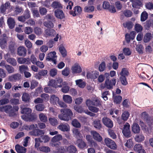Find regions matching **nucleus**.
Wrapping results in <instances>:
<instances>
[{"label":"nucleus","instance_id":"24","mask_svg":"<svg viewBox=\"0 0 153 153\" xmlns=\"http://www.w3.org/2000/svg\"><path fill=\"white\" fill-rule=\"evenodd\" d=\"M132 130L134 133L137 134L140 132V129L137 124L134 123L132 125Z\"/></svg>","mask_w":153,"mask_h":153},{"label":"nucleus","instance_id":"12","mask_svg":"<svg viewBox=\"0 0 153 153\" xmlns=\"http://www.w3.org/2000/svg\"><path fill=\"white\" fill-rule=\"evenodd\" d=\"M48 71L46 70H42L39 71L38 73L35 74L34 77L37 79L40 80L42 76H45L48 74Z\"/></svg>","mask_w":153,"mask_h":153},{"label":"nucleus","instance_id":"15","mask_svg":"<svg viewBox=\"0 0 153 153\" xmlns=\"http://www.w3.org/2000/svg\"><path fill=\"white\" fill-rule=\"evenodd\" d=\"M13 7L11 6L10 3L9 2H6L4 4H2L0 7V9L2 13H4L7 9L13 8Z\"/></svg>","mask_w":153,"mask_h":153},{"label":"nucleus","instance_id":"57","mask_svg":"<svg viewBox=\"0 0 153 153\" xmlns=\"http://www.w3.org/2000/svg\"><path fill=\"white\" fill-rule=\"evenodd\" d=\"M36 110L38 111H43L45 108V105L42 104H39L35 105Z\"/></svg>","mask_w":153,"mask_h":153},{"label":"nucleus","instance_id":"13","mask_svg":"<svg viewBox=\"0 0 153 153\" xmlns=\"http://www.w3.org/2000/svg\"><path fill=\"white\" fill-rule=\"evenodd\" d=\"M91 134L93 139L98 142H100L102 140V138L101 135L97 131H91Z\"/></svg>","mask_w":153,"mask_h":153},{"label":"nucleus","instance_id":"6","mask_svg":"<svg viewBox=\"0 0 153 153\" xmlns=\"http://www.w3.org/2000/svg\"><path fill=\"white\" fill-rule=\"evenodd\" d=\"M56 53L53 51L48 53L46 58V59L48 61H52L55 64H56V59L57 56L56 55Z\"/></svg>","mask_w":153,"mask_h":153},{"label":"nucleus","instance_id":"58","mask_svg":"<svg viewBox=\"0 0 153 153\" xmlns=\"http://www.w3.org/2000/svg\"><path fill=\"white\" fill-rule=\"evenodd\" d=\"M72 125L76 128H80L81 126L80 123L76 119H74L72 121Z\"/></svg>","mask_w":153,"mask_h":153},{"label":"nucleus","instance_id":"49","mask_svg":"<svg viewBox=\"0 0 153 153\" xmlns=\"http://www.w3.org/2000/svg\"><path fill=\"white\" fill-rule=\"evenodd\" d=\"M93 126L94 127L96 128L100 129L101 127V125L100 121L98 120H95L94 122Z\"/></svg>","mask_w":153,"mask_h":153},{"label":"nucleus","instance_id":"51","mask_svg":"<svg viewBox=\"0 0 153 153\" xmlns=\"http://www.w3.org/2000/svg\"><path fill=\"white\" fill-rule=\"evenodd\" d=\"M13 112V108L11 105H5V112L10 113Z\"/></svg>","mask_w":153,"mask_h":153},{"label":"nucleus","instance_id":"60","mask_svg":"<svg viewBox=\"0 0 153 153\" xmlns=\"http://www.w3.org/2000/svg\"><path fill=\"white\" fill-rule=\"evenodd\" d=\"M148 18V14L146 11L143 12L141 15V20L142 22L145 21Z\"/></svg>","mask_w":153,"mask_h":153},{"label":"nucleus","instance_id":"38","mask_svg":"<svg viewBox=\"0 0 153 153\" xmlns=\"http://www.w3.org/2000/svg\"><path fill=\"white\" fill-rule=\"evenodd\" d=\"M5 68L9 74L13 73L15 71L14 68L10 65L6 64L5 65Z\"/></svg>","mask_w":153,"mask_h":153},{"label":"nucleus","instance_id":"63","mask_svg":"<svg viewBox=\"0 0 153 153\" xmlns=\"http://www.w3.org/2000/svg\"><path fill=\"white\" fill-rule=\"evenodd\" d=\"M40 97L44 101L47 102L48 101L49 98V95L45 93H43L41 94Z\"/></svg>","mask_w":153,"mask_h":153},{"label":"nucleus","instance_id":"7","mask_svg":"<svg viewBox=\"0 0 153 153\" xmlns=\"http://www.w3.org/2000/svg\"><path fill=\"white\" fill-rule=\"evenodd\" d=\"M104 142L105 145L108 148L112 149H116L117 146L115 142L108 138H105L104 139Z\"/></svg>","mask_w":153,"mask_h":153},{"label":"nucleus","instance_id":"16","mask_svg":"<svg viewBox=\"0 0 153 153\" xmlns=\"http://www.w3.org/2000/svg\"><path fill=\"white\" fill-rule=\"evenodd\" d=\"M102 120L104 124L107 127L111 128L113 127V122L109 118L107 117H103Z\"/></svg>","mask_w":153,"mask_h":153},{"label":"nucleus","instance_id":"17","mask_svg":"<svg viewBox=\"0 0 153 153\" xmlns=\"http://www.w3.org/2000/svg\"><path fill=\"white\" fill-rule=\"evenodd\" d=\"M46 37H53L56 35V32L53 29H46L45 30Z\"/></svg>","mask_w":153,"mask_h":153},{"label":"nucleus","instance_id":"5","mask_svg":"<svg viewBox=\"0 0 153 153\" xmlns=\"http://www.w3.org/2000/svg\"><path fill=\"white\" fill-rule=\"evenodd\" d=\"M62 79L60 78H57L56 79H51L49 81L48 85L55 88H61L62 85L61 83L62 82Z\"/></svg>","mask_w":153,"mask_h":153},{"label":"nucleus","instance_id":"2","mask_svg":"<svg viewBox=\"0 0 153 153\" xmlns=\"http://www.w3.org/2000/svg\"><path fill=\"white\" fill-rule=\"evenodd\" d=\"M116 82V79H113L111 80L106 79L105 81L104 84H101L100 86L101 89L106 88L108 89H111L113 88V86H115Z\"/></svg>","mask_w":153,"mask_h":153},{"label":"nucleus","instance_id":"9","mask_svg":"<svg viewBox=\"0 0 153 153\" xmlns=\"http://www.w3.org/2000/svg\"><path fill=\"white\" fill-rule=\"evenodd\" d=\"M71 70L73 74H78L82 71V69L79 64L77 63L74 64L72 67Z\"/></svg>","mask_w":153,"mask_h":153},{"label":"nucleus","instance_id":"62","mask_svg":"<svg viewBox=\"0 0 153 153\" xmlns=\"http://www.w3.org/2000/svg\"><path fill=\"white\" fill-rule=\"evenodd\" d=\"M133 143L131 140L129 139L127 140L125 144V146L128 148H130L133 147Z\"/></svg>","mask_w":153,"mask_h":153},{"label":"nucleus","instance_id":"3","mask_svg":"<svg viewBox=\"0 0 153 153\" xmlns=\"http://www.w3.org/2000/svg\"><path fill=\"white\" fill-rule=\"evenodd\" d=\"M31 110L29 108H25L22 110L21 113L26 114L25 117H27V119L25 120L32 121L35 119L34 116L31 114Z\"/></svg>","mask_w":153,"mask_h":153},{"label":"nucleus","instance_id":"44","mask_svg":"<svg viewBox=\"0 0 153 153\" xmlns=\"http://www.w3.org/2000/svg\"><path fill=\"white\" fill-rule=\"evenodd\" d=\"M51 6L54 9H58L62 7L61 4L59 2L56 1L53 2Z\"/></svg>","mask_w":153,"mask_h":153},{"label":"nucleus","instance_id":"21","mask_svg":"<svg viewBox=\"0 0 153 153\" xmlns=\"http://www.w3.org/2000/svg\"><path fill=\"white\" fill-rule=\"evenodd\" d=\"M65 148H66V151L68 153H76L77 152V149L76 147L72 145L67 146H65Z\"/></svg>","mask_w":153,"mask_h":153},{"label":"nucleus","instance_id":"59","mask_svg":"<svg viewBox=\"0 0 153 153\" xmlns=\"http://www.w3.org/2000/svg\"><path fill=\"white\" fill-rule=\"evenodd\" d=\"M123 26L128 29H130L132 27L133 24L131 22H128L123 24Z\"/></svg>","mask_w":153,"mask_h":153},{"label":"nucleus","instance_id":"61","mask_svg":"<svg viewBox=\"0 0 153 153\" xmlns=\"http://www.w3.org/2000/svg\"><path fill=\"white\" fill-rule=\"evenodd\" d=\"M39 149L40 151L45 153L49 152L51 151L50 148L48 146L41 147H39Z\"/></svg>","mask_w":153,"mask_h":153},{"label":"nucleus","instance_id":"55","mask_svg":"<svg viewBox=\"0 0 153 153\" xmlns=\"http://www.w3.org/2000/svg\"><path fill=\"white\" fill-rule=\"evenodd\" d=\"M123 53L126 56H129L131 53V51L128 48H125L123 49Z\"/></svg>","mask_w":153,"mask_h":153},{"label":"nucleus","instance_id":"1","mask_svg":"<svg viewBox=\"0 0 153 153\" xmlns=\"http://www.w3.org/2000/svg\"><path fill=\"white\" fill-rule=\"evenodd\" d=\"M61 114L58 115V118L61 120L68 121L71 119L73 113L71 110L68 108L61 109Z\"/></svg>","mask_w":153,"mask_h":153},{"label":"nucleus","instance_id":"31","mask_svg":"<svg viewBox=\"0 0 153 153\" xmlns=\"http://www.w3.org/2000/svg\"><path fill=\"white\" fill-rule=\"evenodd\" d=\"M39 120L42 122L46 123L48 121L47 117L45 114L41 113L39 114Z\"/></svg>","mask_w":153,"mask_h":153},{"label":"nucleus","instance_id":"23","mask_svg":"<svg viewBox=\"0 0 153 153\" xmlns=\"http://www.w3.org/2000/svg\"><path fill=\"white\" fill-rule=\"evenodd\" d=\"M21 78L20 74H17L9 76L8 77V79L10 81H13L19 80Z\"/></svg>","mask_w":153,"mask_h":153},{"label":"nucleus","instance_id":"64","mask_svg":"<svg viewBox=\"0 0 153 153\" xmlns=\"http://www.w3.org/2000/svg\"><path fill=\"white\" fill-rule=\"evenodd\" d=\"M146 68L147 69L148 71L147 72H148V74L150 75L152 77L153 76V69L151 66L149 65L146 66Z\"/></svg>","mask_w":153,"mask_h":153},{"label":"nucleus","instance_id":"19","mask_svg":"<svg viewBox=\"0 0 153 153\" xmlns=\"http://www.w3.org/2000/svg\"><path fill=\"white\" fill-rule=\"evenodd\" d=\"M54 13L55 16L58 19H62L65 17L64 13L62 10H56L54 12Z\"/></svg>","mask_w":153,"mask_h":153},{"label":"nucleus","instance_id":"46","mask_svg":"<svg viewBox=\"0 0 153 153\" xmlns=\"http://www.w3.org/2000/svg\"><path fill=\"white\" fill-rule=\"evenodd\" d=\"M43 25L45 26L48 28H53L54 26L53 23L49 21L44 22Z\"/></svg>","mask_w":153,"mask_h":153},{"label":"nucleus","instance_id":"47","mask_svg":"<svg viewBox=\"0 0 153 153\" xmlns=\"http://www.w3.org/2000/svg\"><path fill=\"white\" fill-rule=\"evenodd\" d=\"M34 33L37 36H40L42 33V31L40 27H36L34 28Z\"/></svg>","mask_w":153,"mask_h":153},{"label":"nucleus","instance_id":"39","mask_svg":"<svg viewBox=\"0 0 153 153\" xmlns=\"http://www.w3.org/2000/svg\"><path fill=\"white\" fill-rule=\"evenodd\" d=\"M120 74L121 76H126L128 75L129 73L127 68H123L122 69Z\"/></svg>","mask_w":153,"mask_h":153},{"label":"nucleus","instance_id":"48","mask_svg":"<svg viewBox=\"0 0 153 153\" xmlns=\"http://www.w3.org/2000/svg\"><path fill=\"white\" fill-rule=\"evenodd\" d=\"M18 62L20 64H28V61L27 59L25 58L22 57H19L17 59Z\"/></svg>","mask_w":153,"mask_h":153},{"label":"nucleus","instance_id":"35","mask_svg":"<svg viewBox=\"0 0 153 153\" xmlns=\"http://www.w3.org/2000/svg\"><path fill=\"white\" fill-rule=\"evenodd\" d=\"M75 82L76 85L81 88H83L85 85V83L82 79L76 80Z\"/></svg>","mask_w":153,"mask_h":153},{"label":"nucleus","instance_id":"29","mask_svg":"<svg viewBox=\"0 0 153 153\" xmlns=\"http://www.w3.org/2000/svg\"><path fill=\"white\" fill-rule=\"evenodd\" d=\"M59 100V98L55 95H53L51 97L50 102L54 105L56 104Z\"/></svg>","mask_w":153,"mask_h":153},{"label":"nucleus","instance_id":"22","mask_svg":"<svg viewBox=\"0 0 153 153\" xmlns=\"http://www.w3.org/2000/svg\"><path fill=\"white\" fill-rule=\"evenodd\" d=\"M7 23L10 29H12L14 27L15 22L13 18L11 17L8 18L7 20Z\"/></svg>","mask_w":153,"mask_h":153},{"label":"nucleus","instance_id":"32","mask_svg":"<svg viewBox=\"0 0 153 153\" xmlns=\"http://www.w3.org/2000/svg\"><path fill=\"white\" fill-rule=\"evenodd\" d=\"M36 131V133L34 131H31L29 133L30 134L35 136H38L44 134V131L43 130L37 129Z\"/></svg>","mask_w":153,"mask_h":153},{"label":"nucleus","instance_id":"10","mask_svg":"<svg viewBox=\"0 0 153 153\" xmlns=\"http://www.w3.org/2000/svg\"><path fill=\"white\" fill-rule=\"evenodd\" d=\"M82 9L79 6H75L73 10L71 11L69 13L73 16H75L81 14L82 12Z\"/></svg>","mask_w":153,"mask_h":153},{"label":"nucleus","instance_id":"34","mask_svg":"<svg viewBox=\"0 0 153 153\" xmlns=\"http://www.w3.org/2000/svg\"><path fill=\"white\" fill-rule=\"evenodd\" d=\"M152 38V36L151 33H148L144 35L143 38V41L145 43H147L149 42Z\"/></svg>","mask_w":153,"mask_h":153},{"label":"nucleus","instance_id":"18","mask_svg":"<svg viewBox=\"0 0 153 153\" xmlns=\"http://www.w3.org/2000/svg\"><path fill=\"white\" fill-rule=\"evenodd\" d=\"M27 53V50L23 46L19 47L17 49V54L20 56H25Z\"/></svg>","mask_w":153,"mask_h":153},{"label":"nucleus","instance_id":"41","mask_svg":"<svg viewBox=\"0 0 153 153\" xmlns=\"http://www.w3.org/2000/svg\"><path fill=\"white\" fill-rule=\"evenodd\" d=\"M50 123L53 126H55L58 124V121L54 117H51L49 119Z\"/></svg>","mask_w":153,"mask_h":153},{"label":"nucleus","instance_id":"56","mask_svg":"<svg viewBox=\"0 0 153 153\" xmlns=\"http://www.w3.org/2000/svg\"><path fill=\"white\" fill-rule=\"evenodd\" d=\"M143 27L139 24H136L134 25V29L137 32H141L143 30Z\"/></svg>","mask_w":153,"mask_h":153},{"label":"nucleus","instance_id":"45","mask_svg":"<svg viewBox=\"0 0 153 153\" xmlns=\"http://www.w3.org/2000/svg\"><path fill=\"white\" fill-rule=\"evenodd\" d=\"M77 143H78V146L81 149H82L85 147L86 146L85 143L83 140H78L77 141Z\"/></svg>","mask_w":153,"mask_h":153},{"label":"nucleus","instance_id":"11","mask_svg":"<svg viewBox=\"0 0 153 153\" xmlns=\"http://www.w3.org/2000/svg\"><path fill=\"white\" fill-rule=\"evenodd\" d=\"M10 54L8 53L4 56L5 59L8 63L13 66H16L17 64L16 60L13 58H10Z\"/></svg>","mask_w":153,"mask_h":153},{"label":"nucleus","instance_id":"36","mask_svg":"<svg viewBox=\"0 0 153 153\" xmlns=\"http://www.w3.org/2000/svg\"><path fill=\"white\" fill-rule=\"evenodd\" d=\"M94 9V7L93 6H86L84 8L83 10L85 12L90 13L93 12Z\"/></svg>","mask_w":153,"mask_h":153},{"label":"nucleus","instance_id":"8","mask_svg":"<svg viewBox=\"0 0 153 153\" xmlns=\"http://www.w3.org/2000/svg\"><path fill=\"white\" fill-rule=\"evenodd\" d=\"M130 127L129 124L127 123H126L124 125L122 129V133L123 134L127 137H129L131 136Z\"/></svg>","mask_w":153,"mask_h":153},{"label":"nucleus","instance_id":"43","mask_svg":"<svg viewBox=\"0 0 153 153\" xmlns=\"http://www.w3.org/2000/svg\"><path fill=\"white\" fill-rule=\"evenodd\" d=\"M40 142L47 143L50 140V137L47 135L42 136L39 138Z\"/></svg>","mask_w":153,"mask_h":153},{"label":"nucleus","instance_id":"26","mask_svg":"<svg viewBox=\"0 0 153 153\" xmlns=\"http://www.w3.org/2000/svg\"><path fill=\"white\" fill-rule=\"evenodd\" d=\"M74 136L78 140L82 138V136L79 131L77 129H74L73 130Z\"/></svg>","mask_w":153,"mask_h":153},{"label":"nucleus","instance_id":"25","mask_svg":"<svg viewBox=\"0 0 153 153\" xmlns=\"http://www.w3.org/2000/svg\"><path fill=\"white\" fill-rule=\"evenodd\" d=\"M15 149L16 152L18 153H25L26 149L25 147L20 146L19 145H17L15 146Z\"/></svg>","mask_w":153,"mask_h":153},{"label":"nucleus","instance_id":"33","mask_svg":"<svg viewBox=\"0 0 153 153\" xmlns=\"http://www.w3.org/2000/svg\"><path fill=\"white\" fill-rule=\"evenodd\" d=\"M144 139V136L141 134L136 135L135 137V140L138 143L143 141Z\"/></svg>","mask_w":153,"mask_h":153},{"label":"nucleus","instance_id":"52","mask_svg":"<svg viewBox=\"0 0 153 153\" xmlns=\"http://www.w3.org/2000/svg\"><path fill=\"white\" fill-rule=\"evenodd\" d=\"M129 115V114L128 112L127 111H125L122 114L121 117L122 119L124 121H126L128 118Z\"/></svg>","mask_w":153,"mask_h":153},{"label":"nucleus","instance_id":"54","mask_svg":"<svg viewBox=\"0 0 153 153\" xmlns=\"http://www.w3.org/2000/svg\"><path fill=\"white\" fill-rule=\"evenodd\" d=\"M23 8L19 6H16L14 8V12L16 14H19V13L23 12Z\"/></svg>","mask_w":153,"mask_h":153},{"label":"nucleus","instance_id":"30","mask_svg":"<svg viewBox=\"0 0 153 153\" xmlns=\"http://www.w3.org/2000/svg\"><path fill=\"white\" fill-rule=\"evenodd\" d=\"M7 39L4 38L0 41V47L2 49H5L7 46Z\"/></svg>","mask_w":153,"mask_h":153},{"label":"nucleus","instance_id":"4","mask_svg":"<svg viewBox=\"0 0 153 153\" xmlns=\"http://www.w3.org/2000/svg\"><path fill=\"white\" fill-rule=\"evenodd\" d=\"M62 139V135L60 134H57L53 137L51 139V146L52 147H57L61 144L59 141Z\"/></svg>","mask_w":153,"mask_h":153},{"label":"nucleus","instance_id":"40","mask_svg":"<svg viewBox=\"0 0 153 153\" xmlns=\"http://www.w3.org/2000/svg\"><path fill=\"white\" fill-rule=\"evenodd\" d=\"M33 29L30 26H27L25 27L24 29V32L26 34H30L33 33Z\"/></svg>","mask_w":153,"mask_h":153},{"label":"nucleus","instance_id":"14","mask_svg":"<svg viewBox=\"0 0 153 153\" xmlns=\"http://www.w3.org/2000/svg\"><path fill=\"white\" fill-rule=\"evenodd\" d=\"M57 128L62 131H68L70 130L69 126L67 123H61L58 127Z\"/></svg>","mask_w":153,"mask_h":153},{"label":"nucleus","instance_id":"50","mask_svg":"<svg viewBox=\"0 0 153 153\" xmlns=\"http://www.w3.org/2000/svg\"><path fill=\"white\" fill-rule=\"evenodd\" d=\"M19 70L21 73H24L25 72L28 71L29 68L28 67L25 65H22L19 67Z\"/></svg>","mask_w":153,"mask_h":153},{"label":"nucleus","instance_id":"37","mask_svg":"<svg viewBox=\"0 0 153 153\" xmlns=\"http://www.w3.org/2000/svg\"><path fill=\"white\" fill-rule=\"evenodd\" d=\"M113 100L115 103L119 104L122 101V97L120 96H115V95H114Z\"/></svg>","mask_w":153,"mask_h":153},{"label":"nucleus","instance_id":"53","mask_svg":"<svg viewBox=\"0 0 153 153\" xmlns=\"http://www.w3.org/2000/svg\"><path fill=\"white\" fill-rule=\"evenodd\" d=\"M22 100L25 102L29 101L30 100V96L29 94L26 93L23 94L22 97Z\"/></svg>","mask_w":153,"mask_h":153},{"label":"nucleus","instance_id":"28","mask_svg":"<svg viewBox=\"0 0 153 153\" xmlns=\"http://www.w3.org/2000/svg\"><path fill=\"white\" fill-rule=\"evenodd\" d=\"M62 85L63 87L61 89L62 91L64 93H67L69 90L70 87L68 85L67 83L64 82H62Z\"/></svg>","mask_w":153,"mask_h":153},{"label":"nucleus","instance_id":"20","mask_svg":"<svg viewBox=\"0 0 153 153\" xmlns=\"http://www.w3.org/2000/svg\"><path fill=\"white\" fill-rule=\"evenodd\" d=\"M62 99L64 102L69 104H71L73 101L72 97L68 95H63Z\"/></svg>","mask_w":153,"mask_h":153},{"label":"nucleus","instance_id":"27","mask_svg":"<svg viewBox=\"0 0 153 153\" xmlns=\"http://www.w3.org/2000/svg\"><path fill=\"white\" fill-rule=\"evenodd\" d=\"M59 50L63 57H65L67 55L66 51L63 45H61L59 47Z\"/></svg>","mask_w":153,"mask_h":153},{"label":"nucleus","instance_id":"42","mask_svg":"<svg viewBox=\"0 0 153 153\" xmlns=\"http://www.w3.org/2000/svg\"><path fill=\"white\" fill-rule=\"evenodd\" d=\"M57 150V153H65L67 152L66 148H65V146H61L56 147Z\"/></svg>","mask_w":153,"mask_h":153}]
</instances>
